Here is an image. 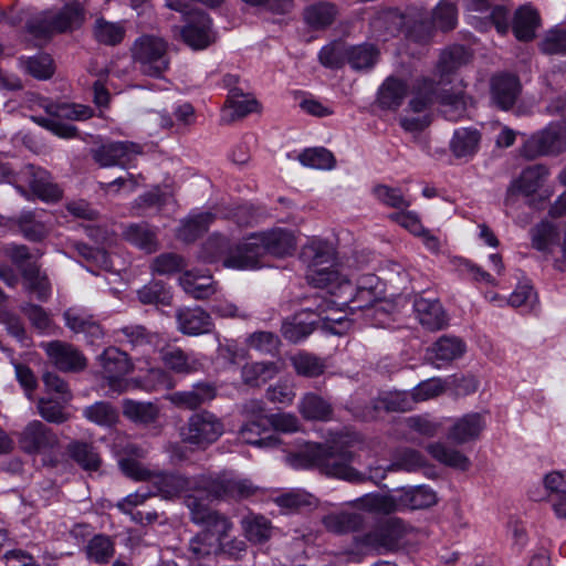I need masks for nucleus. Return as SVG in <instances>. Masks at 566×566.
Instances as JSON below:
<instances>
[{
  "label": "nucleus",
  "mask_w": 566,
  "mask_h": 566,
  "mask_svg": "<svg viewBox=\"0 0 566 566\" xmlns=\"http://www.w3.org/2000/svg\"><path fill=\"white\" fill-rule=\"evenodd\" d=\"M223 433L224 423L222 419L208 410H200L190 415L179 430L181 441L199 450H206L217 442Z\"/></svg>",
  "instance_id": "0eeeda50"
},
{
  "label": "nucleus",
  "mask_w": 566,
  "mask_h": 566,
  "mask_svg": "<svg viewBox=\"0 0 566 566\" xmlns=\"http://www.w3.org/2000/svg\"><path fill=\"white\" fill-rule=\"evenodd\" d=\"M20 65L28 74L38 80H48L54 73L51 56L43 53L27 59L21 57Z\"/></svg>",
  "instance_id": "4d7b16f0"
},
{
  "label": "nucleus",
  "mask_w": 566,
  "mask_h": 566,
  "mask_svg": "<svg viewBox=\"0 0 566 566\" xmlns=\"http://www.w3.org/2000/svg\"><path fill=\"white\" fill-rule=\"evenodd\" d=\"M65 325L75 333H84L91 342L103 336L101 326L92 318L77 308H69L64 312Z\"/></svg>",
  "instance_id": "a19ab883"
},
{
  "label": "nucleus",
  "mask_w": 566,
  "mask_h": 566,
  "mask_svg": "<svg viewBox=\"0 0 566 566\" xmlns=\"http://www.w3.org/2000/svg\"><path fill=\"white\" fill-rule=\"evenodd\" d=\"M260 254L253 237L250 235L243 242L235 245L230 244L224 268L233 270H253L260 265Z\"/></svg>",
  "instance_id": "5701e85b"
},
{
  "label": "nucleus",
  "mask_w": 566,
  "mask_h": 566,
  "mask_svg": "<svg viewBox=\"0 0 566 566\" xmlns=\"http://www.w3.org/2000/svg\"><path fill=\"white\" fill-rule=\"evenodd\" d=\"M336 296L344 298L350 310H364L371 307L384 297V285L375 274H364L352 285V290L338 292Z\"/></svg>",
  "instance_id": "f8f14e48"
},
{
  "label": "nucleus",
  "mask_w": 566,
  "mask_h": 566,
  "mask_svg": "<svg viewBox=\"0 0 566 566\" xmlns=\"http://www.w3.org/2000/svg\"><path fill=\"white\" fill-rule=\"evenodd\" d=\"M124 238L146 253H154L159 244L156 233L145 223H134L125 228Z\"/></svg>",
  "instance_id": "37998d69"
},
{
  "label": "nucleus",
  "mask_w": 566,
  "mask_h": 566,
  "mask_svg": "<svg viewBox=\"0 0 566 566\" xmlns=\"http://www.w3.org/2000/svg\"><path fill=\"white\" fill-rule=\"evenodd\" d=\"M406 534V527L399 518H388L374 530L358 538V543L371 549L392 551L398 547Z\"/></svg>",
  "instance_id": "4468645a"
},
{
  "label": "nucleus",
  "mask_w": 566,
  "mask_h": 566,
  "mask_svg": "<svg viewBox=\"0 0 566 566\" xmlns=\"http://www.w3.org/2000/svg\"><path fill=\"white\" fill-rule=\"evenodd\" d=\"M465 353V344L455 336H441L427 349L426 359L440 368L442 365L460 358Z\"/></svg>",
  "instance_id": "b1692460"
},
{
  "label": "nucleus",
  "mask_w": 566,
  "mask_h": 566,
  "mask_svg": "<svg viewBox=\"0 0 566 566\" xmlns=\"http://www.w3.org/2000/svg\"><path fill=\"white\" fill-rule=\"evenodd\" d=\"M373 195L380 203L398 211L407 210L410 207V200L403 196L399 188L377 185L373 188Z\"/></svg>",
  "instance_id": "bf43d9fd"
},
{
  "label": "nucleus",
  "mask_w": 566,
  "mask_h": 566,
  "mask_svg": "<svg viewBox=\"0 0 566 566\" xmlns=\"http://www.w3.org/2000/svg\"><path fill=\"white\" fill-rule=\"evenodd\" d=\"M40 347L45 352L49 361L61 371L77 373L86 367L84 355L69 343L51 340L41 343Z\"/></svg>",
  "instance_id": "2eb2a0df"
},
{
  "label": "nucleus",
  "mask_w": 566,
  "mask_h": 566,
  "mask_svg": "<svg viewBox=\"0 0 566 566\" xmlns=\"http://www.w3.org/2000/svg\"><path fill=\"white\" fill-rule=\"evenodd\" d=\"M436 492L424 485L402 490L398 495L370 493L352 502L363 511L388 515L406 509L423 510L437 503Z\"/></svg>",
  "instance_id": "20e7f679"
},
{
  "label": "nucleus",
  "mask_w": 566,
  "mask_h": 566,
  "mask_svg": "<svg viewBox=\"0 0 566 566\" xmlns=\"http://www.w3.org/2000/svg\"><path fill=\"white\" fill-rule=\"evenodd\" d=\"M118 464L126 476L135 481L148 482L154 490L151 495L164 500H175L182 494L186 499L187 495H193V492H201V485L205 482L202 474L188 476L178 471L151 470L129 458L120 459Z\"/></svg>",
  "instance_id": "f03ea898"
},
{
  "label": "nucleus",
  "mask_w": 566,
  "mask_h": 566,
  "mask_svg": "<svg viewBox=\"0 0 566 566\" xmlns=\"http://www.w3.org/2000/svg\"><path fill=\"white\" fill-rule=\"evenodd\" d=\"M130 52L134 64L145 75L160 77L169 69L168 42L160 36L140 35L134 41Z\"/></svg>",
  "instance_id": "39448f33"
},
{
  "label": "nucleus",
  "mask_w": 566,
  "mask_h": 566,
  "mask_svg": "<svg viewBox=\"0 0 566 566\" xmlns=\"http://www.w3.org/2000/svg\"><path fill=\"white\" fill-rule=\"evenodd\" d=\"M469 59L468 51L461 45H454L443 51L437 66L441 80L467 64Z\"/></svg>",
  "instance_id": "603ef678"
},
{
  "label": "nucleus",
  "mask_w": 566,
  "mask_h": 566,
  "mask_svg": "<svg viewBox=\"0 0 566 566\" xmlns=\"http://www.w3.org/2000/svg\"><path fill=\"white\" fill-rule=\"evenodd\" d=\"M184 291L197 300L207 298L216 293V284L210 275L185 272L179 279Z\"/></svg>",
  "instance_id": "4c0bfd02"
},
{
  "label": "nucleus",
  "mask_w": 566,
  "mask_h": 566,
  "mask_svg": "<svg viewBox=\"0 0 566 566\" xmlns=\"http://www.w3.org/2000/svg\"><path fill=\"white\" fill-rule=\"evenodd\" d=\"M19 181H24L34 195L42 200H57L61 197L60 188L52 181L51 175L33 165L25 166L19 174Z\"/></svg>",
  "instance_id": "412c9836"
},
{
  "label": "nucleus",
  "mask_w": 566,
  "mask_h": 566,
  "mask_svg": "<svg viewBox=\"0 0 566 566\" xmlns=\"http://www.w3.org/2000/svg\"><path fill=\"white\" fill-rule=\"evenodd\" d=\"M408 93L407 84L398 78L388 77L378 91V103L382 108L396 109Z\"/></svg>",
  "instance_id": "79ce46f5"
},
{
  "label": "nucleus",
  "mask_w": 566,
  "mask_h": 566,
  "mask_svg": "<svg viewBox=\"0 0 566 566\" xmlns=\"http://www.w3.org/2000/svg\"><path fill=\"white\" fill-rule=\"evenodd\" d=\"M242 527L249 541L262 543L271 535L270 522L261 515L250 514L242 520Z\"/></svg>",
  "instance_id": "052dcab7"
},
{
  "label": "nucleus",
  "mask_w": 566,
  "mask_h": 566,
  "mask_svg": "<svg viewBox=\"0 0 566 566\" xmlns=\"http://www.w3.org/2000/svg\"><path fill=\"white\" fill-rule=\"evenodd\" d=\"M301 259L306 264V280L317 289L327 290L331 294L352 290V283L336 268V252L332 243L313 239L303 247Z\"/></svg>",
  "instance_id": "7ed1b4c3"
},
{
  "label": "nucleus",
  "mask_w": 566,
  "mask_h": 566,
  "mask_svg": "<svg viewBox=\"0 0 566 566\" xmlns=\"http://www.w3.org/2000/svg\"><path fill=\"white\" fill-rule=\"evenodd\" d=\"M336 8L328 2H317L310 6L304 12V19L307 24L315 29L329 25L336 17Z\"/></svg>",
  "instance_id": "6e6d98bb"
},
{
  "label": "nucleus",
  "mask_w": 566,
  "mask_h": 566,
  "mask_svg": "<svg viewBox=\"0 0 566 566\" xmlns=\"http://www.w3.org/2000/svg\"><path fill=\"white\" fill-rule=\"evenodd\" d=\"M164 365L177 374H191L198 371L202 364L192 354L184 352L179 347H166L160 352Z\"/></svg>",
  "instance_id": "7c9ffc66"
},
{
  "label": "nucleus",
  "mask_w": 566,
  "mask_h": 566,
  "mask_svg": "<svg viewBox=\"0 0 566 566\" xmlns=\"http://www.w3.org/2000/svg\"><path fill=\"white\" fill-rule=\"evenodd\" d=\"M214 216L210 212H202L189 217L179 229L178 235L182 241L191 242L206 232L213 221Z\"/></svg>",
  "instance_id": "5fc2aeb1"
},
{
  "label": "nucleus",
  "mask_w": 566,
  "mask_h": 566,
  "mask_svg": "<svg viewBox=\"0 0 566 566\" xmlns=\"http://www.w3.org/2000/svg\"><path fill=\"white\" fill-rule=\"evenodd\" d=\"M21 274L28 291L34 293L40 301H46L51 295V283L35 263H29L21 269Z\"/></svg>",
  "instance_id": "c03bdc74"
},
{
  "label": "nucleus",
  "mask_w": 566,
  "mask_h": 566,
  "mask_svg": "<svg viewBox=\"0 0 566 566\" xmlns=\"http://www.w3.org/2000/svg\"><path fill=\"white\" fill-rule=\"evenodd\" d=\"M419 323L429 331L442 329L448 322L447 314L438 300L418 296L413 302Z\"/></svg>",
  "instance_id": "a878e982"
},
{
  "label": "nucleus",
  "mask_w": 566,
  "mask_h": 566,
  "mask_svg": "<svg viewBox=\"0 0 566 566\" xmlns=\"http://www.w3.org/2000/svg\"><path fill=\"white\" fill-rule=\"evenodd\" d=\"M258 102L240 92L238 88L230 91L226 107L222 111V120L226 123L233 122L244 117L256 109Z\"/></svg>",
  "instance_id": "f704fd0d"
},
{
  "label": "nucleus",
  "mask_w": 566,
  "mask_h": 566,
  "mask_svg": "<svg viewBox=\"0 0 566 566\" xmlns=\"http://www.w3.org/2000/svg\"><path fill=\"white\" fill-rule=\"evenodd\" d=\"M140 146L130 142L106 143L93 150V158L101 167L125 165L140 154Z\"/></svg>",
  "instance_id": "aec40b11"
},
{
  "label": "nucleus",
  "mask_w": 566,
  "mask_h": 566,
  "mask_svg": "<svg viewBox=\"0 0 566 566\" xmlns=\"http://www.w3.org/2000/svg\"><path fill=\"white\" fill-rule=\"evenodd\" d=\"M212 21L202 11L193 13L190 21L181 30V38L193 50H203L214 41L211 30Z\"/></svg>",
  "instance_id": "6ab92c4d"
},
{
  "label": "nucleus",
  "mask_w": 566,
  "mask_h": 566,
  "mask_svg": "<svg viewBox=\"0 0 566 566\" xmlns=\"http://www.w3.org/2000/svg\"><path fill=\"white\" fill-rule=\"evenodd\" d=\"M481 138L476 128H458L450 140V150L457 158H472L479 151Z\"/></svg>",
  "instance_id": "cd10ccee"
},
{
  "label": "nucleus",
  "mask_w": 566,
  "mask_h": 566,
  "mask_svg": "<svg viewBox=\"0 0 566 566\" xmlns=\"http://www.w3.org/2000/svg\"><path fill=\"white\" fill-rule=\"evenodd\" d=\"M125 418L137 424H150L158 419L159 409L153 402L124 399L122 403Z\"/></svg>",
  "instance_id": "ea45409f"
},
{
  "label": "nucleus",
  "mask_w": 566,
  "mask_h": 566,
  "mask_svg": "<svg viewBox=\"0 0 566 566\" xmlns=\"http://www.w3.org/2000/svg\"><path fill=\"white\" fill-rule=\"evenodd\" d=\"M176 317L179 331L187 335L206 334L213 327L210 314L200 307L180 308Z\"/></svg>",
  "instance_id": "bb28decb"
},
{
  "label": "nucleus",
  "mask_w": 566,
  "mask_h": 566,
  "mask_svg": "<svg viewBox=\"0 0 566 566\" xmlns=\"http://www.w3.org/2000/svg\"><path fill=\"white\" fill-rule=\"evenodd\" d=\"M230 242L227 238L211 235L202 245L199 258L207 263L221 262L224 266V258L228 254Z\"/></svg>",
  "instance_id": "13d9d810"
},
{
  "label": "nucleus",
  "mask_w": 566,
  "mask_h": 566,
  "mask_svg": "<svg viewBox=\"0 0 566 566\" xmlns=\"http://www.w3.org/2000/svg\"><path fill=\"white\" fill-rule=\"evenodd\" d=\"M244 546L242 541H238L233 542V546L229 547L228 544L214 538L209 532H200L190 539L189 554L191 560L201 565L202 562L211 558L219 552L233 554V551H243Z\"/></svg>",
  "instance_id": "a211bd4d"
},
{
  "label": "nucleus",
  "mask_w": 566,
  "mask_h": 566,
  "mask_svg": "<svg viewBox=\"0 0 566 566\" xmlns=\"http://www.w3.org/2000/svg\"><path fill=\"white\" fill-rule=\"evenodd\" d=\"M532 247L537 251L551 253L558 240V229L549 221H541L530 230Z\"/></svg>",
  "instance_id": "09e8293b"
},
{
  "label": "nucleus",
  "mask_w": 566,
  "mask_h": 566,
  "mask_svg": "<svg viewBox=\"0 0 566 566\" xmlns=\"http://www.w3.org/2000/svg\"><path fill=\"white\" fill-rule=\"evenodd\" d=\"M216 390L209 384H198L189 391H177L168 396V400L177 407L195 409L214 398Z\"/></svg>",
  "instance_id": "72a5a7b5"
},
{
  "label": "nucleus",
  "mask_w": 566,
  "mask_h": 566,
  "mask_svg": "<svg viewBox=\"0 0 566 566\" xmlns=\"http://www.w3.org/2000/svg\"><path fill=\"white\" fill-rule=\"evenodd\" d=\"M427 451L438 462L457 470L467 471L471 465V461L465 454L443 442L428 444Z\"/></svg>",
  "instance_id": "e433bc0d"
},
{
  "label": "nucleus",
  "mask_w": 566,
  "mask_h": 566,
  "mask_svg": "<svg viewBox=\"0 0 566 566\" xmlns=\"http://www.w3.org/2000/svg\"><path fill=\"white\" fill-rule=\"evenodd\" d=\"M53 118H41L39 123L62 138H72L76 136V128L72 125L60 122V118L84 120L92 116V109L84 105L60 104L50 107Z\"/></svg>",
  "instance_id": "ddd939ff"
},
{
  "label": "nucleus",
  "mask_w": 566,
  "mask_h": 566,
  "mask_svg": "<svg viewBox=\"0 0 566 566\" xmlns=\"http://www.w3.org/2000/svg\"><path fill=\"white\" fill-rule=\"evenodd\" d=\"M18 441L21 450L30 454L51 450L59 443L53 431L39 420L29 422L19 433Z\"/></svg>",
  "instance_id": "f3484780"
},
{
  "label": "nucleus",
  "mask_w": 566,
  "mask_h": 566,
  "mask_svg": "<svg viewBox=\"0 0 566 566\" xmlns=\"http://www.w3.org/2000/svg\"><path fill=\"white\" fill-rule=\"evenodd\" d=\"M353 439L343 437L333 446L308 443L304 450L287 458L289 463L295 469L316 468L323 474L337 478L350 483H364L367 480L378 481L386 476V470L381 468L368 469V474L357 471L350 465L354 460L349 450Z\"/></svg>",
  "instance_id": "f257e3e1"
},
{
  "label": "nucleus",
  "mask_w": 566,
  "mask_h": 566,
  "mask_svg": "<svg viewBox=\"0 0 566 566\" xmlns=\"http://www.w3.org/2000/svg\"><path fill=\"white\" fill-rule=\"evenodd\" d=\"M415 398L411 391H391L382 395L376 401V409L386 411L406 412L415 408Z\"/></svg>",
  "instance_id": "864d4df0"
},
{
  "label": "nucleus",
  "mask_w": 566,
  "mask_h": 566,
  "mask_svg": "<svg viewBox=\"0 0 566 566\" xmlns=\"http://www.w3.org/2000/svg\"><path fill=\"white\" fill-rule=\"evenodd\" d=\"M245 343L249 348L261 354L275 355L279 352L281 340L272 332L259 331L250 334Z\"/></svg>",
  "instance_id": "e2e57ef3"
},
{
  "label": "nucleus",
  "mask_w": 566,
  "mask_h": 566,
  "mask_svg": "<svg viewBox=\"0 0 566 566\" xmlns=\"http://www.w3.org/2000/svg\"><path fill=\"white\" fill-rule=\"evenodd\" d=\"M270 427L268 418L250 419L247 421L239 431V437L242 442L256 446L260 448H273L279 444L276 436L271 434L262 438L261 434L266 432Z\"/></svg>",
  "instance_id": "c756f323"
},
{
  "label": "nucleus",
  "mask_w": 566,
  "mask_h": 566,
  "mask_svg": "<svg viewBox=\"0 0 566 566\" xmlns=\"http://www.w3.org/2000/svg\"><path fill=\"white\" fill-rule=\"evenodd\" d=\"M18 227L22 234L31 241H40L44 239L49 232L44 221L36 219L34 212H22L18 218Z\"/></svg>",
  "instance_id": "680f3d73"
},
{
  "label": "nucleus",
  "mask_w": 566,
  "mask_h": 566,
  "mask_svg": "<svg viewBox=\"0 0 566 566\" xmlns=\"http://www.w3.org/2000/svg\"><path fill=\"white\" fill-rule=\"evenodd\" d=\"M84 22V10L78 2H72L57 11L49 10L31 19L28 31L34 38H48L53 33L69 32Z\"/></svg>",
  "instance_id": "423d86ee"
},
{
  "label": "nucleus",
  "mask_w": 566,
  "mask_h": 566,
  "mask_svg": "<svg viewBox=\"0 0 566 566\" xmlns=\"http://www.w3.org/2000/svg\"><path fill=\"white\" fill-rule=\"evenodd\" d=\"M384 19L396 25L403 24L406 27V36L416 43L424 44L429 42L433 33L432 25L429 22L415 20L412 24H410L411 20L409 15L399 14L396 11L386 13Z\"/></svg>",
  "instance_id": "2f4dec72"
},
{
  "label": "nucleus",
  "mask_w": 566,
  "mask_h": 566,
  "mask_svg": "<svg viewBox=\"0 0 566 566\" xmlns=\"http://www.w3.org/2000/svg\"><path fill=\"white\" fill-rule=\"evenodd\" d=\"M539 24L541 19L538 12L531 6H522L514 14V35L520 41H531L535 38Z\"/></svg>",
  "instance_id": "473e14b6"
},
{
  "label": "nucleus",
  "mask_w": 566,
  "mask_h": 566,
  "mask_svg": "<svg viewBox=\"0 0 566 566\" xmlns=\"http://www.w3.org/2000/svg\"><path fill=\"white\" fill-rule=\"evenodd\" d=\"M102 376L112 392L123 394L128 390L130 381L126 378L134 369L128 355L117 347L106 348L99 356Z\"/></svg>",
  "instance_id": "1a4fd4ad"
},
{
  "label": "nucleus",
  "mask_w": 566,
  "mask_h": 566,
  "mask_svg": "<svg viewBox=\"0 0 566 566\" xmlns=\"http://www.w3.org/2000/svg\"><path fill=\"white\" fill-rule=\"evenodd\" d=\"M280 373L276 363L273 361H256L249 363L242 367L241 376L244 384L249 386H260Z\"/></svg>",
  "instance_id": "49530a36"
},
{
  "label": "nucleus",
  "mask_w": 566,
  "mask_h": 566,
  "mask_svg": "<svg viewBox=\"0 0 566 566\" xmlns=\"http://www.w3.org/2000/svg\"><path fill=\"white\" fill-rule=\"evenodd\" d=\"M434 25L443 31L453 29L458 21V9L453 0H441L432 13Z\"/></svg>",
  "instance_id": "69168bd1"
},
{
  "label": "nucleus",
  "mask_w": 566,
  "mask_h": 566,
  "mask_svg": "<svg viewBox=\"0 0 566 566\" xmlns=\"http://www.w3.org/2000/svg\"><path fill=\"white\" fill-rule=\"evenodd\" d=\"M83 417L101 427H113L119 420L117 409L107 401H96L83 409Z\"/></svg>",
  "instance_id": "8fccbe9b"
},
{
  "label": "nucleus",
  "mask_w": 566,
  "mask_h": 566,
  "mask_svg": "<svg viewBox=\"0 0 566 566\" xmlns=\"http://www.w3.org/2000/svg\"><path fill=\"white\" fill-rule=\"evenodd\" d=\"M291 365L298 376L315 378L324 374L325 360L308 352H298L290 357Z\"/></svg>",
  "instance_id": "de8ad7c7"
},
{
  "label": "nucleus",
  "mask_w": 566,
  "mask_h": 566,
  "mask_svg": "<svg viewBox=\"0 0 566 566\" xmlns=\"http://www.w3.org/2000/svg\"><path fill=\"white\" fill-rule=\"evenodd\" d=\"M118 333L124 336L125 340L130 344L133 348H154L158 343V335L147 332L142 325L124 326L118 329Z\"/></svg>",
  "instance_id": "0e129e2a"
},
{
  "label": "nucleus",
  "mask_w": 566,
  "mask_h": 566,
  "mask_svg": "<svg viewBox=\"0 0 566 566\" xmlns=\"http://www.w3.org/2000/svg\"><path fill=\"white\" fill-rule=\"evenodd\" d=\"M126 30L122 23L118 22H109L103 18H98L93 28V35L95 40L104 45L115 46L119 44L124 36Z\"/></svg>",
  "instance_id": "3c124183"
},
{
  "label": "nucleus",
  "mask_w": 566,
  "mask_h": 566,
  "mask_svg": "<svg viewBox=\"0 0 566 566\" xmlns=\"http://www.w3.org/2000/svg\"><path fill=\"white\" fill-rule=\"evenodd\" d=\"M252 237L261 259L268 254L284 258L293 254L296 249L295 237L286 229L276 228L253 233Z\"/></svg>",
  "instance_id": "dca6fc26"
},
{
  "label": "nucleus",
  "mask_w": 566,
  "mask_h": 566,
  "mask_svg": "<svg viewBox=\"0 0 566 566\" xmlns=\"http://www.w3.org/2000/svg\"><path fill=\"white\" fill-rule=\"evenodd\" d=\"M521 92L518 78L512 74H499L491 81L492 101L501 109H510L516 102Z\"/></svg>",
  "instance_id": "393cba45"
},
{
  "label": "nucleus",
  "mask_w": 566,
  "mask_h": 566,
  "mask_svg": "<svg viewBox=\"0 0 566 566\" xmlns=\"http://www.w3.org/2000/svg\"><path fill=\"white\" fill-rule=\"evenodd\" d=\"M67 452L71 459L85 471L95 472L102 464L101 455L92 443L72 441L67 446Z\"/></svg>",
  "instance_id": "58836bf2"
},
{
  "label": "nucleus",
  "mask_w": 566,
  "mask_h": 566,
  "mask_svg": "<svg viewBox=\"0 0 566 566\" xmlns=\"http://www.w3.org/2000/svg\"><path fill=\"white\" fill-rule=\"evenodd\" d=\"M298 410L305 419L328 421L333 415V408L321 396L308 392L300 401Z\"/></svg>",
  "instance_id": "a18cd8bd"
},
{
  "label": "nucleus",
  "mask_w": 566,
  "mask_h": 566,
  "mask_svg": "<svg viewBox=\"0 0 566 566\" xmlns=\"http://www.w3.org/2000/svg\"><path fill=\"white\" fill-rule=\"evenodd\" d=\"M484 428V417L479 412H471L457 418L449 428L447 437L454 444H464L476 440Z\"/></svg>",
  "instance_id": "4be33fe9"
},
{
  "label": "nucleus",
  "mask_w": 566,
  "mask_h": 566,
  "mask_svg": "<svg viewBox=\"0 0 566 566\" xmlns=\"http://www.w3.org/2000/svg\"><path fill=\"white\" fill-rule=\"evenodd\" d=\"M298 159L303 166L315 169H332L336 163L334 155L322 147L304 150L300 154Z\"/></svg>",
  "instance_id": "338daca9"
},
{
  "label": "nucleus",
  "mask_w": 566,
  "mask_h": 566,
  "mask_svg": "<svg viewBox=\"0 0 566 566\" xmlns=\"http://www.w3.org/2000/svg\"><path fill=\"white\" fill-rule=\"evenodd\" d=\"M565 150L566 122H556L531 135L520 151L524 158L535 159L542 156H556Z\"/></svg>",
  "instance_id": "6e6552de"
},
{
  "label": "nucleus",
  "mask_w": 566,
  "mask_h": 566,
  "mask_svg": "<svg viewBox=\"0 0 566 566\" xmlns=\"http://www.w3.org/2000/svg\"><path fill=\"white\" fill-rule=\"evenodd\" d=\"M325 527L335 534H345L360 530L365 524V518L357 512H335L323 518Z\"/></svg>",
  "instance_id": "c9c22d12"
},
{
  "label": "nucleus",
  "mask_w": 566,
  "mask_h": 566,
  "mask_svg": "<svg viewBox=\"0 0 566 566\" xmlns=\"http://www.w3.org/2000/svg\"><path fill=\"white\" fill-rule=\"evenodd\" d=\"M549 169L543 164H536L524 168L518 178L512 184V188L526 197L535 195L546 182Z\"/></svg>",
  "instance_id": "c85d7f7f"
},
{
  "label": "nucleus",
  "mask_w": 566,
  "mask_h": 566,
  "mask_svg": "<svg viewBox=\"0 0 566 566\" xmlns=\"http://www.w3.org/2000/svg\"><path fill=\"white\" fill-rule=\"evenodd\" d=\"M186 506L190 511L191 521L202 526L201 532H209L222 543L230 537L233 524L227 515L210 509L196 495H187Z\"/></svg>",
  "instance_id": "9d476101"
},
{
  "label": "nucleus",
  "mask_w": 566,
  "mask_h": 566,
  "mask_svg": "<svg viewBox=\"0 0 566 566\" xmlns=\"http://www.w3.org/2000/svg\"><path fill=\"white\" fill-rule=\"evenodd\" d=\"M202 479L205 482H202L201 492H206L208 496L218 500H243L254 495L258 491V488L251 481L227 473L219 475L202 473Z\"/></svg>",
  "instance_id": "9b49d317"
},
{
  "label": "nucleus",
  "mask_w": 566,
  "mask_h": 566,
  "mask_svg": "<svg viewBox=\"0 0 566 566\" xmlns=\"http://www.w3.org/2000/svg\"><path fill=\"white\" fill-rule=\"evenodd\" d=\"M378 51L373 44L350 46L348 51V63L356 70L369 69L375 65Z\"/></svg>",
  "instance_id": "774afa93"
}]
</instances>
